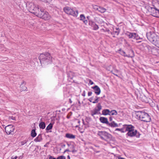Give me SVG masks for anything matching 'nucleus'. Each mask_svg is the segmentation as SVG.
Returning a JSON list of instances; mask_svg holds the SVG:
<instances>
[{
    "label": "nucleus",
    "mask_w": 159,
    "mask_h": 159,
    "mask_svg": "<svg viewBox=\"0 0 159 159\" xmlns=\"http://www.w3.org/2000/svg\"><path fill=\"white\" fill-rule=\"evenodd\" d=\"M26 6L30 12L39 17L46 20H50L51 18V15L48 12L44 11L42 9H39V6L34 2H27Z\"/></svg>",
    "instance_id": "f257e3e1"
},
{
    "label": "nucleus",
    "mask_w": 159,
    "mask_h": 159,
    "mask_svg": "<svg viewBox=\"0 0 159 159\" xmlns=\"http://www.w3.org/2000/svg\"><path fill=\"white\" fill-rule=\"evenodd\" d=\"M127 131L126 135L130 137H136L139 138L141 134L137 130L134 129V127L131 125H127L126 132Z\"/></svg>",
    "instance_id": "f03ea898"
},
{
    "label": "nucleus",
    "mask_w": 159,
    "mask_h": 159,
    "mask_svg": "<svg viewBox=\"0 0 159 159\" xmlns=\"http://www.w3.org/2000/svg\"><path fill=\"white\" fill-rule=\"evenodd\" d=\"M39 58L41 63L48 64L51 63L52 57L50 54L48 53L45 54H41L39 56Z\"/></svg>",
    "instance_id": "7ed1b4c3"
},
{
    "label": "nucleus",
    "mask_w": 159,
    "mask_h": 159,
    "mask_svg": "<svg viewBox=\"0 0 159 159\" xmlns=\"http://www.w3.org/2000/svg\"><path fill=\"white\" fill-rule=\"evenodd\" d=\"M136 116L137 119L145 122H149L151 120L148 114L145 112L138 111Z\"/></svg>",
    "instance_id": "20e7f679"
},
{
    "label": "nucleus",
    "mask_w": 159,
    "mask_h": 159,
    "mask_svg": "<svg viewBox=\"0 0 159 159\" xmlns=\"http://www.w3.org/2000/svg\"><path fill=\"white\" fill-rule=\"evenodd\" d=\"M89 119L88 118H86L85 119V121L83 119H82L83 124V125H81L80 124V121L79 120H77V122L78 124H79V125H77L75 126L76 127L79 126V131H80L81 133H82L83 132V130L86 127L89 126Z\"/></svg>",
    "instance_id": "39448f33"
},
{
    "label": "nucleus",
    "mask_w": 159,
    "mask_h": 159,
    "mask_svg": "<svg viewBox=\"0 0 159 159\" xmlns=\"http://www.w3.org/2000/svg\"><path fill=\"white\" fill-rule=\"evenodd\" d=\"M64 11L67 14L71 15L74 17H77L78 12V11H74L71 8L68 7H66L64 8Z\"/></svg>",
    "instance_id": "423d86ee"
},
{
    "label": "nucleus",
    "mask_w": 159,
    "mask_h": 159,
    "mask_svg": "<svg viewBox=\"0 0 159 159\" xmlns=\"http://www.w3.org/2000/svg\"><path fill=\"white\" fill-rule=\"evenodd\" d=\"M148 39L152 43L157 37V35L153 31H149L146 33Z\"/></svg>",
    "instance_id": "0eeeda50"
},
{
    "label": "nucleus",
    "mask_w": 159,
    "mask_h": 159,
    "mask_svg": "<svg viewBox=\"0 0 159 159\" xmlns=\"http://www.w3.org/2000/svg\"><path fill=\"white\" fill-rule=\"evenodd\" d=\"M14 127L12 125H9L5 127V131L8 134H12L14 133Z\"/></svg>",
    "instance_id": "6e6552de"
},
{
    "label": "nucleus",
    "mask_w": 159,
    "mask_h": 159,
    "mask_svg": "<svg viewBox=\"0 0 159 159\" xmlns=\"http://www.w3.org/2000/svg\"><path fill=\"white\" fill-rule=\"evenodd\" d=\"M153 7H151L152 11L151 13L152 16L159 17V10L157 9L156 7L153 5Z\"/></svg>",
    "instance_id": "1a4fd4ad"
},
{
    "label": "nucleus",
    "mask_w": 159,
    "mask_h": 159,
    "mask_svg": "<svg viewBox=\"0 0 159 159\" xmlns=\"http://www.w3.org/2000/svg\"><path fill=\"white\" fill-rule=\"evenodd\" d=\"M127 35L130 39H139V36L136 33L132 32H128Z\"/></svg>",
    "instance_id": "9d476101"
},
{
    "label": "nucleus",
    "mask_w": 159,
    "mask_h": 159,
    "mask_svg": "<svg viewBox=\"0 0 159 159\" xmlns=\"http://www.w3.org/2000/svg\"><path fill=\"white\" fill-rule=\"evenodd\" d=\"M89 25L93 28V29L94 30H97L99 29L98 25L92 21H89Z\"/></svg>",
    "instance_id": "9b49d317"
},
{
    "label": "nucleus",
    "mask_w": 159,
    "mask_h": 159,
    "mask_svg": "<svg viewBox=\"0 0 159 159\" xmlns=\"http://www.w3.org/2000/svg\"><path fill=\"white\" fill-rule=\"evenodd\" d=\"M130 52L132 53V55H126L125 52L121 50L120 51V53L121 55L125 56V57H131L132 58L134 57V52L132 50H130Z\"/></svg>",
    "instance_id": "f8f14e48"
},
{
    "label": "nucleus",
    "mask_w": 159,
    "mask_h": 159,
    "mask_svg": "<svg viewBox=\"0 0 159 159\" xmlns=\"http://www.w3.org/2000/svg\"><path fill=\"white\" fill-rule=\"evenodd\" d=\"M102 134L104 137L102 136L101 138L103 139H110L112 138L111 135L107 132H102Z\"/></svg>",
    "instance_id": "ddd939ff"
},
{
    "label": "nucleus",
    "mask_w": 159,
    "mask_h": 159,
    "mask_svg": "<svg viewBox=\"0 0 159 159\" xmlns=\"http://www.w3.org/2000/svg\"><path fill=\"white\" fill-rule=\"evenodd\" d=\"M92 88L93 89L95 93L97 95H99L101 92V90L100 88L97 85H96Z\"/></svg>",
    "instance_id": "4468645a"
},
{
    "label": "nucleus",
    "mask_w": 159,
    "mask_h": 159,
    "mask_svg": "<svg viewBox=\"0 0 159 159\" xmlns=\"http://www.w3.org/2000/svg\"><path fill=\"white\" fill-rule=\"evenodd\" d=\"M152 43L156 46L159 48V36H157Z\"/></svg>",
    "instance_id": "2eb2a0df"
},
{
    "label": "nucleus",
    "mask_w": 159,
    "mask_h": 159,
    "mask_svg": "<svg viewBox=\"0 0 159 159\" xmlns=\"http://www.w3.org/2000/svg\"><path fill=\"white\" fill-rule=\"evenodd\" d=\"M99 120L101 122L103 123L108 124L107 119L106 117H101L100 118Z\"/></svg>",
    "instance_id": "dca6fc26"
},
{
    "label": "nucleus",
    "mask_w": 159,
    "mask_h": 159,
    "mask_svg": "<svg viewBox=\"0 0 159 159\" xmlns=\"http://www.w3.org/2000/svg\"><path fill=\"white\" fill-rule=\"evenodd\" d=\"M127 125H124L123 127L122 128L119 129L117 128L115 129V131L118 130L122 133H124L126 132V128Z\"/></svg>",
    "instance_id": "f3484780"
},
{
    "label": "nucleus",
    "mask_w": 159,
    "mask_h": 159,
    "mask_svg": "<svg viewBox=\"0 0 159 159\" xmlns=\"http://www.w3.org/2000/svg\"><path fill=\"white\" fill-rule=\"evenodd\" d=\"M80 20H82L84 23L86 25L88 23V21L87 20H86V18L84 15L83 14H81L80 15Z\"/></svg>",
    "instance_id": "a211bd4d"
},
{
    "label": "nucleus",
    "mask_w": 159,
    "mask_h": 159,
    "mask_svg": "<svg viewBox=\"0 0 159 159\" xmlns=\"http://www.w3.org/2000/svg\"><path fill=\"white\" fill-rule=\"evenodd\" d=\"M99 111H98L96 108H95L93 110L91 111V115L93 116L94 115L98 113Z\"/></svg>",
    "instance_id": "6ab92c4d"
},
{
    "label": "nucleus",
    "mask_w": 159,
    "mask_h": 159,
    "mask_svg": "<svg viewBox=\"0 0 159 159\" xmlns=\"http://www.w3.org/2000/svg\"><path fill=\"white\" fill-rule=\"evenodd\" d=\"M110 111L109 109H106L103 110L102 111V114L104 115H110Z\"/></svg>",
    "instance_id": "aec40b11"
},
{
    "label": "nucleus",
    "mask_w": 159,
    "mask_h": 159,
    "mask_svg": "<svg viewBox=\"0 0 159 159\" xmlns=\"http://www.w3.org/2000/svg\"><path fill=\"white\" fill-rule=\"evenodd\" d=\"M97 11L100 12L101 13H103L106 11V9L103 7L99 6L98 10Z\"/></svg>",
    "instance_id": "412c9836"
},
{
    "label": "nucleus",
    "mask_w": 159,
    "mask_h": 159,
    "mask_svg": "<svg viewBox=\"0 0 159 159\" xmlns=\"http://www.w3.org/2000/svg\"><path fill=\"white\" fill-rule=\"evenodd\" d=\"M66 137L68 139H75V136L74 135L68 133L66 134Z\"/></svg>",
    "instance_id": "4be33fe9"
},
{
    "label": "nucleus",
    "mask_w": 159,
    "mask_h": 159,
    "mask_svg": "<svg viewBox=\"0 0 159 159\" xmlns=\"http://www.w3.org/2000/svg\"><path fill=\"white\" fill-rule=\"evenodd\" d=\"M39 126L40 129H44L45 127V124L44 122H41L39 124Z\"/></svg>",
    "instance_id": "5701e85b"
},
{
    "label": "nucleus",
    "mask_w": 159,
    "mask_h": 159,
    "mask_svg": "<svg viewBox=\"0 0 159 159\" xmlns=\"http://www.w3.org/2000/svg\"><path fill=\"white\" fill-rule=\"evenodd\" d=\"M24 82L23 81L22 83H21L20 86V88H21L20 90L21 91H25L26 90V89H27V88L25 86L23 85V84H24Z\"/></svg>",
    "instance_id": "b1692460"
},
{
    "label": "nucleus",
    "mask_w": 159,
    "mask_h": 159,
    "mask_svg": "<svg viewBox=\"0 0 159 159\" xmlns=\"http://www.w3.org/2000/svg\"><path fill=\"white\" fill-rule=\"evenodd\" d=\"M108 125L109 126L112 127H116L118 126L117 124L115 123L114 121H112L110 123H108Z\"/></svg>",
    "instance_id": "393cba45"
},
{
    "label": "nucleus",
    "mask_w": 159,
    "mask_h": 159,
    "mask_svg": "<svg viewBox=\"0 0 159 159\" xmlns=\"http://www.w3.org/2000/svg\"><path fill=\"white\" fill-rule=\"evenodd\" d=\"M120 31L118 29H117V28H116L115 30H114V31L113 32H112L113 33V35L115 34V35H118Z\"/></svg>",
    "instance_id": "a878e982"
},
{
    "label": "nucleus",
    "mask_w": 159,
    "mask_h": 159,
    "mask_svg": "<svg viewBox=\"0 0 159 159\" xmlns=\"http://www.w3.org/2000/svg\"><path fill=\"white\" fill-rule=\"evenodd\" d=\"M110 115H116L117 114V112L115 110H112L110 111Z\"/></svg>",
    "instance_id": "bb28decb"
},
{
    "label": "nucleus",
    "mask_w": 159,
    "mask_h": 159,
    "mask_svg": "<svg viewBox=\"0 0 159 159\" xmlns=\"http://www.w3.org/2000/svg\"><path fill=\"white\" fill-rule=\"evenodd\" d=\"M53 124L51 123H50L47 126L46 128V129L47 130H49L51 129L52 128Z\"/></svg>",
    "instance_id": "cd10ccee"
},
{
    "label": "nucleus",
    "mask_w": 159,
    "mask_h": 159,
    "mask_svg": "<svg viewBox=\"0 0 159 159\" xmlns=\"http://www.w3.org/2000/svg\"><path fill=\"white\" fill-rule=\"evenodd\" d=\"M36 135V134L35 132V130L34 129H33L31 131V136L34 137H35Z\"/></svg>",
    "instance_id": "c85d7f7f"
},
{
    "label": "nucleus",
    "mask_w": 159,
    "mask_h": 159,
    "mask_svg": "<svg viewBox=\"0 0 159 159\" xmlns=\"http://www.w3.org/2000/svg\"><path fill=\"white\" fill-rule=\"evenodd\" d=\"M97 108V110L99 111H100L102 109V106H101L100 103H98L96 107Z\"/></svg>",
    "instance_id": "c756f323"
},
{
    "label": "nucleus",
    "mask_w": 159,
    "mask_h": 159,
    "mask_svg": "<svg viewBox=\"0 0 159 159\" xmlns=\"http://www.w3.org/2000/svg\"><path fill=\"white\" fill-rule=\"evenodd\" d=\"M99 97L96 96L95 97V99L94 101H93V103H97L99 101Z\"/></svg>",
    "instance_id": "7c9ffc66"
},
{
    "label": "nucleus",
    "mask_w": 159,
    "mask_h": 159,
    "mask_svg": "<svg viewBox=\"0 0 159 159\" xmlns=\"http://www.w3.org/2000/svg\"><path fill=\"white\" fill-rule=\"evenodd\" d=\"M92 7L95 10L97 11L98 10V7H99V6L95 5H92Z\"/></svg>",
    "instance_id": "2f4dec72"
},
{
    "label": "nucleus",
    "mask_w": 159,
    "mask_h": 159,
    "mask_svg": "<svg viewBox=\"0 0 159 159\" xmlns=\"http://www.w3.org/2000/svg\"><path fill=\"white\" fill-rule=\"evenodd\" d=\"M104 32H108L109 34L110 33L111 35H113V33L110 31L109 29H106L105 30H104Z\"/></svg>",
    "instance_id": "473e14b6"
},
{
    "label": "nucleus",
    "mask_w": 159,
    "mask_h": 159,
    "mask_svg": "<svg viewBox=\"0 0 159 159\" xmlns=\"http://www.w3.org/2000/svg\"><path fill=\"white\" fill-rule=\"evenodd\" d=\"M57 159H66V157L63 156H61L58 157Z\"/></svg>",
    "instance_id": "72a5a7b5"
},
{
    "label": "nucleus",
    "mask_w": 159,
    "mask_h": 159,
    "mask_svg": "<svg viewBox=\"0 0 159 159\" xmlns=\"http://www.w3.org/2000/svg\"><path fill=\"white\" fill-rule=\"evenodd\" d=\"M155 5L159 8V0L155 1Z\"/></svg>",
    "instance_id": "f704fd0d"
},
{
    "label": "nucleus",
    "mask_w": 159,
    "mask_h": 159,
    "mask_svg": "<svg viewBox=\"0 0 159 159\" xmlns=\"http://www.w3.org/2000/svg\"><path fill=\"white\" fill-rule=\"evenodd\" d=\"M26 143V142L24 141L21 142L20 143V145H23L25 143Z\"/></svg>",
    "instance_id": "c9c22d12"
},
{
    "label": "nucleus",
    "mask_w": 159,
    "mask_h": 159,
    "mask_svg": "<svg viewBox=\"0 0 159 159\" xmlns=\"http://www.w3.org/2000/svg\"><path fill=\"white\" fill-rule=\"evenodd\" d=\"M112 73L115 75L117 76H118V75L117 74V73L118 72V71L117 70H116L115 71V73H113L112 71Z\"/></svg>",
    "instance_id": "e433bc0d"
},
{
    "label": "nucleus",
    "mask_w": 159,
    "mask_h": 159,
    "mask_svg": "<svg viewBox=\"0 0 159 159\" xmlns=\"http://www.w3.org/2000/svg\"><path fill=\"white\" fill-rule=\"evenodd\" d=\"M93 97H91L89 99V101L91 102H92L93 103Z\"/></svg>",
    "instance_id": "4c0bfd02"
},
{
    "label": "nucleus",
    "mask_w": 159,
    "mask_h": 159,
    "mask_svg": "<svg viewBox=\"0 0 159 159\" xmlns=\"http://www.w3.org/2000/svg\"><path fill=\"white\" fill-rule=\"evenodd\" d=\"M9 118L10 119H11L13 120H16V118L15 117H13V116H10Z\"/></svg>",
    "instance_id": "58836bf2"
},
{
    "label": "nucleus",
    "mask_w": 159,
    "mask_h": 159,
    "mask_svg": "<svg viewBox=\"0 0 159 159\" xmlns=\"http://www.w3.org/2000/svg\"><path fill=\"white\" fill-rule=\"evenodd\" d=\"M45 1H42L43 2H48L52 1V0H44Z\"/></svg>",
    "instance_id": "ea45409f"
},
{
    "label": "nucleus",
    "mask_w": 159,
    "mask_h": 159,
    "mask_svg": "<svg viewBox=\"0 0 159 159\" xmlns=\"http://www.w3.org/2000/svg\"><path fill=\"white\" fill-rule=\"evenodd\" d=\"M45 1H42L43 2H48L52 1V0H44Z\"/></svg>",
    "instance_id": "a19ab883"
},
{
    "label": "nucleus",
    "mask_w": 159,
    "mask_h": 159,
    "mask_svg": "<svg viewBox=\"0 0 159 159\" xmlns=\"http://www.w3.org/2000/svg\"><path fill=\"white\" fill-rule=\"evenodd\" d=\"M92 94V93L91 92H89L88 93V95L89 96H91Z\"/></svg>",
    "instance_id": "79ce46f5"
},
{
    "label": "nucleus",
    "mask_w": 159,
    "mask_h": 159,
    "mask_svg": "<svg viewBox=\"0 0 159 159\" xmlns=\"http://www.w3.org/2000/svg\"><path fill=\"white\" fill-rule=\"evenodd\" d=\"M89 83L90 84H91V85H92V84H93V81H92V80H89Z\"/></svg>",
    "instance_id": "37998d69"
},
{
    "label": "nucleus",
    "mask_w": 159,
    "mask_h": 159,
    "mask_svg": "<svg viewBox=\"0 0 159 159\" xmlns=\"http://www.w3.org/2000/svg\"><path fill=\"white\" fill-rule=\"evenodd\" d=\"M17 158V156L12 157H11V159H16Z\"/></svg>",
    "instance_id": "c03bdc74"
},
{
    "label": "nucleus",
    "mask_w": 159,
    "mask_h": 159,
    "mask_svg": "<svg viewBox=\"0 0 159 159\" xmlns=\"http://www.w3.org/2000/svg\"><path fill=\"white\" fill-rule=\"evenodd\" d=\"M109 120L110 121H111L112 120V118L111 117H110L109 118Z\"/></svg>",
    "instance_id": "a18cd8bd"
},
{
    "label": "nucleus",
    "mask_w": 159,
    "mask_h": 159,
    "mask_svg": "<svg viewBox=\"0 0 159 159\" xmlns=\"http://www.w3.org/2000/svg\"><path fill=\"white\" fill-rule=\"evenodd\" d=\"M82 95L83 96H85V91H84L83 92V94H82Z\"/></svg>",
    "instance_id": "49530a36"
},
{
    "label": "nucleus",
    "mask_w": 159,
    "mask_h": 159,
    "mask_svg": "<svg viewBox=\"0 0 159 159\" xmlns=\"http://www.w3.org/2000/svg\"><path fill=\"white\" fill-rule=\"evenodd\" d=\"M77 152V151L75 149H73L72 151V152L73 153H75V152Z\"/></svg>",
    "instance_id": "de8ad7c7"
},
{
    "label": "nucleus",
    "mask_w": 159,
    "mask_h": 159,
    "mask_svg": "<svg viewBox=\"0 0 159 159\" xmlns=\"http://www.w3.org/2000/svg\"><path fill=\"white\" fill-rule=\"evenodd\" d=\"M49 159H56L55 158H54L52 156H50L49 157Z\"/></svg>",
    "instance_id": "09e8293b"
},
{
    "label": "nucleus",
    "mask_w": 159,
    "mask_h": 159,
    "mask_svg": "<svg viewBox=\"0 0 159 159\" xmlns=\"http://www.w3.org/2000/svg\"><path fill=\"white\" fill-rule=\"evenodd\" d=\"M66 151H69V149H66V150H65L64 151V153H65L66 152Z\"/></svg>",
    "instance_id": "8fccbe9b"
},
{
    "label": "nucleus",
    "mask_w": 159,
    "mask_h": 159,
    "mask_svg": "<svg viewBox=\"0 0 159 159\" xmlns=\"http://www.w3.org/2000/svg\"><path fill=\"white\" fill-rule=\"evenodd\" d=\"M39 140H37V139L34 140L36 142H40V141Z\"/></svg>",
    "instance_id": "3c124183"
},
{
    "label": "nucleus",
    "mask_w": 159,
    "mask_h": 159,
    "mask_svg": "<svg viewBox=\"0 0 159 159\" xmlns=\"http://www.w3.org/2000/svg\"><path fill=\"white\" fill-rule=\"evenodd\" d=\"M73 125L74 126H75H75L76 125H74V124H73ZM78 127L79 128V126H78V127Z\"/></svg>",
    "instance_id": "603ef678"
},
{
    "label": "nucleus",
    "mask_w": 159,
    "mask_h": 159,
    "mask_svg": "<svg viewBox=\"0 0 159 159\" xmlns=\"http://www.w3.org/2000/svg\"><path fill=\"white\" fill-rule=\"evenodd\" d=\"M73 125L74 126H75H75L76 125H74V124H73ZM78 127L79 128V126H78V127Z\"/></svg>",
    "instance_id": "864d4df0"
},
{
    "label": "nucleus",
    "mask_w": 159,
    "mask_h": 159,
    "mask_svg": "<svg viewBox=\"0 0 159 159\" xmlns=\"http://www.w3.org/2000/svg\"><path fill=\"white\" fill-rule=\"evenodd\" d=\"M67 158L68 159H70V157L69 155H68L67 156Z\"/></svg>",
    "instance_id": "5fc2aeb1"
},
{
    "label": "nucleus",
    "mask_w": 159,
    "mask_h": 159,
    "mask_svg": "<svg viewBox=\"0 0 159 159\" xmlns=\"http://www.w3.org/2000/svg\"><path fill=\"white\" fill-rule=\"evenodd\" d=\"M70 73H71V74H72V72L71 71L70 72Z\"/></svg>",
    "instance_id": "6e6d98bb"
},
{
    "label": "nucleus",
    "mask_w": 159,
    "mask_h": 159,
    "mask_svg": "<svg viewBox=\"0 0 159 159\" xmlns=\"http://www.w3.org/2000/svg\"><path fill=\"white\" fill-rule=\"evenodd\" d=\"M70 103H71V101H70Z\"/></svg>",
    "instance_id": "4d7b16f0"
},
{
    "label": "nucleus",
    "mask_w": 159,
    "mask_h": 159,
    "mask_svg": "<svg viewBox=\"0 0 159 159\" xmlns=\"http://www.w3.org/2000/svg\"><path fill=\"white\" fill-rule=\"evenodd\" d=\"M70 103H71V101H70Z\"/></svg>",
    "instance_id": "13d9d810"
},
{
    "label": "nucleus",
    "mask_w": 159,
    "mask_h": 159,
    "mask_svg": "<svg viewBox=\"0 0 159 159\" xmlns=\"http://www.w3.org/2000/svg\"><path fill=\"white\" fill-rule=\"evenodd\" d=\"M44 147H45V146H46V145H44Z\"/></svg>",
    "instance_id": "bf43d9fd"
}]
</instances>
